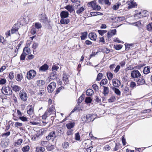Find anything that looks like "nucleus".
<instances>
[{"instance_id": "20e7f679", "label": "nucleus", "mask_w": 152, "mask_h": 152, "mask_svg": "<svg viewBox=\"0 0 152 152\" xmlns=\"http://www.w3.org/2000/svg\"><path fill=\"white\" fill-rule=\"evenodd\" d=\"M36 74V72L34 70H31L28 72L26 77L28 80H30L33 78Z\"/></svg>"}, {"instance_id": "dca6fc26", "label": "nucleus", "mask_w": 152, "mask_h": 152, "mask_svg": "<svg viewBox=\"0 0 152 152\" xmlns=\"http://www.w3.org/2000/svg\"><path fill=\"white\" fill-rule=\"evenodd\" d=\"M57 75L56 72H53L51 73L50 76V79L53 80H56L58 78V77L56 76Z\"/></svg>"}, {"instance_id": "c9c22d12", "label": "nucleus", "mask_w": 152, "mask_h": 152, "mask_svg": "<svg viewBox=\"0 0 152 152\" xmlns=\"http://www.w3.org/2000/svg\"><path fill=\"white\" fill-rule=\"evenodd\" d=\"M59 67L56 65H53L52 67V70L53 72H56L59 69Z\"/></svg>"}, {"instance_id": "13d9d810", "label": "nucleus", "mask_w": 152, "mask_h": 152, "mask_svg": "<svg viewBox=\"0 0 152 152\" xmlns=\"http://www.w3.org/2000/svg\"><path fill=\"white\" fill-rule=\"evenodd\" d=\"M6 82V80L5 78H1L0 79V84L4 85V84Z\"/></svg>"}, {"instance_id": "4be33fe9", "label": "nucleus", "mask_w": 152, "mask_h": 152, "mask_svg": "<svg viewBox=\"0 0 152 152\" xmlns=\"http://www.w3.org/2000/svg\"><path fill=\"white\" fill-rule=\"evenodd\" d=\"M150 67L147 66L144 68L143 70V73L145 74H147L150 72Z\"/></svg>"}, {"instance_id": "2f4dec72", "label": "nucleus", "mask_w": 152, "mask_h": 152, "mask_svg": "<svg viewBox=\"0 0 152 152\" xmlns=\"http://www.w3.org/2000/svg\"><path fill=\"white\" fill-rule=\"evenodd\" d=\"M30 149V147L28 145H27L23 147L22 149V151L23 152H27Z\"/></svg>"}, {"instance_id": "79ce46f5", "label": "nucleus", "mask_w": 152, "mask_h": 152, "mask_svg": "<svg viewBox=\"0 0 152 152\" xmlns=\"http://www.w3.org/2000/svg\"><path fill=\"white\" fill-rule=\"evenodd\" d=\"M27 54L26 53H24L23 52L21 55L20 57V60L23 61L25 59L26 56Z\"/></svg>"}, {"instance_id": "6ab92c4d", "label": "nucleus", "mask_w": 152, "mask_h": 152, "mask_svg": "<svg viewBox=\"0 0 152 152\" xmlns=\"http://www.w3.org/2000/svg\"><path fill=\"white\" fill-rule=\"evenodd\" d=\"M64 8L71 13L73 12L74 10V9L72 5H67L64 7Z\"/></svg>"}, {"instance_id": "bb28decb", "label": "nucleus", "mask_w": 152, "mask_h": 152, "mask_svg": "<svg viewBox=\"0 0 152 152\" xmlns=\"http://www.w3.org/2000/svg\"><path fill=\"white\" fill-rule=\"evenodd\" d=\"M11 87L12 88L13 90L15 92L18 91L20 90V88L19 86L17 85H11Z\"/></svg>"}, {"instance_id": "c85d7f7f", "label": "nucleus", "mask_w": 152, "mask_h": 152, "mask_svg": "<svg viewBox=\"0 0 152 152\" xmlns=\"http://www.w3.org/2000/svg\"><path fill=\"white\" fill-rule=\"evenodd\" d=\"M69 143L67 142H64L62 144V146L64 149H67L69 147Z\"/></svg>"}, {"instance_id": "052dcab7", "label": "nucleus", "mask_w": 152, "mask_h": 152, "mask_svg": "<svg viewBox=\"0 0 152 152\" xmlns=\"http://www.w3.org/2000/svg\"><path fill=\"white\" fill-rule=\"evenodd\" d=\"M47 149L48 151H51L54 149V146L52 145H48L47 146Z\"/></svg>"}, {"instance_id": "58836bf2", "label": "nucleus", "mask_w": 152, "mask_h": 152, "mask_svg": "<svg viewBox=\"0 0 152 152\" xmlns=\"http://www.w3.org/2000/svg\"><path fill=\"white\" fill-rule=\"evenodd\" d=\"M124 17H115V19H117L118 22H120L124 20Z\"/></svg>"}, {"instance_id": "9d476101", "label": "nucleus", "mask_w": 152, "mask_h": 152, "mask_svg": "<svg viewBox=\"0 0 152 152\" xmlns=\"http://www.w3.org/2000/svg\"><path fill=\"white\" fill-rule=\"evenodd\" d=\"M69 13L66 11H62L60 13L61 18H66L68 17Z\"/></svg>"}, {"instance_id": "2eb2a0df", "label": "nucleus", "mask_w": 152, "mask_h": 152, "mask_svg": "<svg viewBox=\"0 0 152 152\" xmlns=\"http://www.w3.org/2000/svg\"><path fill=\"white\" fill-rule=\"evenodd\" d=\"M33 106L30 105L27 107V113L29 115H31L32 114L33 112Z\"/></svg>"}, {"instance_id": "4468645a", "label": "nucleus", "mask_w": 152, "mask_h": 152, "mask_svg": "<svg viewBox=\"0 0 152 152\" xmlns=\"http://www.w3.org/2000/svg\"><path fill=\"white\" fill-rule=\"evenodd\" d=\"M70 22V20L66 18H61L60 20V23L62 24H67Z\"/></svg>"}, {"instance_id": "69168bd1", "label": "nucleus", "mask_w": 152, "mask_h": 152, "mask_svg": "<svg viewBox=\"0 0 152 152\" xmlns=\"http://www.w3.org/2000/svg\"><path fill=\"white\" fill-rule=\"evenodd\" d=\"M23 126V124L22 123L18 122H16L15 123V127H18L19 126Z\"/></svg>"}, {"instance_id": "864d4df0", "label": "nucleus", "mask_w": 152, "mask_h": 152, "mask_svg": "<svg viewBox=\"0 0 152 152\" xmlns=\"http://www.w3.org/2000/svg\"><path fill=\"white\" fill-rule=\"evenodd\" d=\"M116 99L115 98L114 96H112L110 98L108 99V101L109 102H114Z\"/></svg>"}, {"instance_id": "72a5a7b5", "label": "nucleus", "mask_w": 152, "mask_h": 152, "mask_svg": "<svg viewBox=\"0 0 152 152\" xmlns=\"http://www.w3.org/2000/svg\"><path fill=\"white\" fill-rule=\"evenodd\" d=\"M147 30L150 31H152V22L149 23L147 25Z\"/></svg>"}, {"instance_id": "0e129e2a", "label": "nucleus", "mask_w": 152, "mask_h": 152, "mask_svg": "<svg viewBox=\"0 0 152 152\" xmlns=\"http://www.w3.org/2000/svg\"><path fill=\"white\" fill-rule=\"evenodd\" d=\"M93 9L94 10L99 11L101 9V7L99 6L96 4Z\"/></svg>"}, {"instance_id": "ea45409f", "label": "nucleus", "mask_w": 152, "mask_h": 152, "mask_svg": "<svg viewBox=\"0 0 152 152\" xmlns=\"http://www.w3.org/2000/svg\"><path fill=\"white\" fill-rule=\"evenodd\" d=\"M122 47V45H114V48L117 50H119L121 49Z\"/></svg>"}, {"instance_id": "f257e3e1", "label": "nucleus", "mask_w": 152, "mask_h": 152, "mask_svg": "<svg viewBox=\"0 0 152 152\" xmlns=\"http://www.w3.org/2000/svg\"><path fill=\"white\" fill-rule=\"evenodd\" d=\"M94 116H95L94 114H84L81 116V119L84 122L90 123L94 120L95 117L94 118Z\"/></svg>"}, {"instance_id": "aec40b11", "label": "nucleus", "mask_w": 152, "mask_h": 152, "mask_svg": "<svg viewBox=\"0 0 152 152\" xmlns=\"http://www.w3.org/2000/svg\"><path fill=\"white\" fill-rule=\"evenodd\" d=\"M23 52L24 53H26L27 55L31 53V51L30 49L27 47H25L23 50Z\"/></svg>"}, {"instance_id": "1a4fd4ad", "label": "nucleus", "mask_w": 152, "mask_h": 152, "mask_svg": "<svg viewBox=\"0 0 152 152\" xmlns=\"http://www.w3.org/2000/svg\"><path fill=\"white\" fill-rule=\"evenodd\" d=\"M116 29H114L109 31L107 34V37L108 39V41H109V39H110L112 36L116 34Z\"/></svg>"}, {"instance_id": "5fc2aeb1", "label": "nucleus", "mask_w": 152, "mask_h": 152, "mask_svg": "<svg viewBox=\"0 0 152 152\" xmlns=\"http://www.w3.org/2000/svg\"><path fill=\"white\" fill-rule=\"evenodd\" d=\"M84 10V8L83 7H82L79 9L77 11V14H80Z\"/></svg>"}, {"instance_id": "4d7b16f0", "label": "nucleus", "mask_w": 152, "mask_h": 152, "mask_svg": "<svg viewBox=\"0 0 152 152\" xmlns=\"http://www.w3.org/2000/svg\"><path fill=\"white\" fill-rule=\"evenodd\" d=\"M75 139L77 140H80V136L79 132H77L75 134Z\"/></svg>"}, {"instance_id": "f03ea898", "label": "nucleus", "mask_w": 152, "mask_h": 152, "mask_svg": "<svg viewBox=\"0 0 152 152\" xmlns=\"http://www.w3.org/2000/svg\"><path fill=\"white\" fill-rule=\"evenodd\" d=\"M39 20L42 23L46 24L49 23L48 18L46 15L44 13L39 15Z\"/></svg>"}, {"instance_id": "09e8293b", "label": "nucleus", "mask_w": 152, "mask_h": 152, "mask_svg": "<svg viewBox=\"0 0 152 152\" xmlns=\"http://www.w3.org/2000/svg\"><path fill=\"white\" fill-rule=\"evenodd\" d=\"M23 77L21 74H18L17 75V77H16V80L18 81H20L23 79Z\"/></svg>"}, {"instance_id": "4c0bfd02", "label": "nucleus", "mask_w": 152, "mask_h": 152, "mask_svg": "<svg viewBox=\"0 0 152 152\" xmlns=\"http://www.w3.org/2000/svg\"><path fill=\"white\" fill-rule=\"evenodd\" d=\"M14 72H11L9 74L8 76V78L10 80H12L14 77Z\"/></svg>"}, {"instance_id": "a19ab883", "label": "nucleus", "mask_w": 152, "mask_h": 152, "mask_svg": "<svg viewBox=\"0 0 152 152\" xmlns=\"http://www.w3.org/2000/svg\"><path fill=\"white\" fill-rule=\"evenodd\" d=\"M129 5L128 7L129 9H131L134 7L135 6H137V5L136 2L131 3V4H128Z\"/></svg>"}, {"instance_id": "7c9ffc66", "label": "nucleus", "mask_w": 152, "mask_h": 152, "mask_svg": "<svg viewBox=\"0 0 152 152\" xmlns=\"http://www.w3.org/2000/svg\"><path fill=\"white\" fill-rule=\"evenodd\" d=\"M121 3H117L115 5H114L113 7V10H117L119 6L121 5Z\"/></svg>"}, {"instance_id": "774afa93", "label": "nucleus", "mask_w": 152, "mask_h": 152, "mask_svg": "<svg viewBox=\"0 0 152 152\" xmlns=\"http://www.w3.org/2000/svg\"><path fill=\"white\" fill-rule=\"evenodd\" d=\"M62 87L61 86L57 88L56 90L55 91V94L56 95L57 94H58L60 92V91L62 89Z\"/></svg>"}, {"instance_id": "a878e982", "label": "nucleus", "mask_w": 152, "mask_h": 152, "mask_svg": "<svg viewBox=\"0 0 152 152\" xmlns=\"http://www.w3.org/2000/svg\"><path fill=\"white\" fill-rule=\"evenodd\" d=\"M90 14L91 16H95L97 15H102L103 14L102 12H91Z\"/></svg>"}, {"instance_id": "338daca9", "label": "nucleus", "mask_w": 152, "mask_h": 152, "mask_svg": "<svg viewBox=\"0 0 152 152\" xmlns=\"http://www.w3.org/2000/svg\"><path fill=\"white\" fill-rule=\"evenodd\" d=\"M114 91L115 93L117 95H118L119 96L120 95L121 92L117 88Z\"/></svg>"}, {"instance_id": "5701e85b", "label": "nucleus", "mask_w": 152, "mask_h": 152, "mask_svg": "<svg viewBox=\"0 0 152 152\" xmlns=\"http://www.w3.org/2000/svg\"><path fill=\"white\" fill-rule=\"evenodd\" d=\"M63 80L65 83H66V84H68L69 82V80L68 79V76L66 75V73L63 74Z\"/></svg>"}, {"instance_id": "393cba45", "label": "nucleus", "mask_w": 152, "mask_h": 152, "mask_svg": "<svg viewBox=\"0 0 152 152\" xmlns=\"http://www.w3.org/2000/svg\"><path fill=\"white\" fill-rule=\"evenodd\" d=\"M85 97V94H82L81 96L79 97L77 100V104L78 105H79L84 99V97Z\"/></svg>"}, {"instance_id": "37998d69", "label": "nucleus", "mask_w": 152, "mask_h": 152, "mask_svg": "<svg viewBox=\"0 0 152 152\" xmlns=\"http://www.w3.org/2000/svg\"><path fill=\"white\" fill-rule=\"evenodd\" d=\"M107 76L108 79L110 80L113 78V75L112 73L109 72L107 73Z\"/></svg>"}, {"instance_id": "f8f14e48", "label": "nucleus", "mask_w": 152, "mask_h": 152, "mask_svg": "<svg viewBox=\"0 0 152 152\" xmlns=\"http://www.w3.org/2000/svg\"><path fill=\"white\" fill-rule=\"evenodd\" d=\"M49 66L46 64H45L42 66L39 69V71L45 72L48 69Z\"/></svg>"}, {"instance_id": "c756f323", "label": "nucleus", "mask_w": 152, "mask_h": 152, "mask_svg": "<svg viewBox=\"0 0 152 152\" xmlns=\"http://www.w3.org/2000/svg\"><path fill=\"white\" fill-rule=\"evenodd\" d=\"M92 100V99L90 97L88 96L86 97L85 102L87 104H89L91 103Z\"/></svg>"}, {"instance_id": "412c9836", "label": "nucleus", "mask_w": 152, "mask_h": 152, "mask_svg": "<svg viewBox=\"0 0 152 152\" xmlns=\"http://www.w3.org/2000/svg\"><path fill=\"white\" fill-rule=\"evenodd\" d=\"M45 84L44 81L42 80H39L37 82V85L39 86H42Z\"/></svg>"}, {"instance_id": "473e14b6", "label": "nucleus", "mask_w": 152, "mask_h": 152, "mask_svg": "<svg viewBox=\"0 0 152 152\" xmlns=\"http://www.w3.org/2000/svg\"><path fill=\"white\" fill-rule=\"evenodd\" d=\"M114 143L115 145V147L114 148V151H115L120 149V144L119 143H116L114 141Z\"/></svg>"}, {"instance_id": "ddd939ff", "label": "nucleus", "mask_w": 152, "mask_h": 152, "mask_svg": "<svg viewBox=\"0 0 152 152\" xmlns=\"http://www.w3.org/2000/svg\"><path fill=\"white\" fill-rule=\"evenodd\" d=\"M96 34L94 32H91L88 34V37L91 40L96 41Z\"/></svg>"}, {"instance_id": "f704fd0d", "label": "nucleus", "mask_w": 152, "mask_h": 152, "mask_svg": "<svg viewBox=\"0 0 152 152\" xmlns=\"http://www.w3.org/2000/svg\"><path fill=\"white\" fill-rule=\"evenodd\" d=\"M16 26V25H15V27H13L11 29V33L12 34H14L18 31L19 28L18 27H15Z\"/></svg>"}, {"instance_id": "c03bdc74", "label": "nucleus", "mask_w": 152, "mask_h": 152, "mask_svg": "<svg viewBox=\"0 0 152 152\" xmlns=\"http://www.w3.org/2000/svg\"><path fill=\"white\" fill-rule=\"evenodd\" d=\"M107 31L106 30H98L99 34L102 36L104 34L106 33Z\"/></svg>"}, {"instance_id": "bf43d9fd", "label": "nucleus", "mask_w": 152, "mask_h": 152, "mask_svg": "<svg viewBox=\"0 0 152 152\" xmlns=\"http://www.w3.org/2000/svg\"><path fill=\"white\" fill-rule=\"evenodd\" d=\"M39 44L38 43L36 42H34V43L33 44L32 48L34 49H36V48L38 47Z\"/></svg>"}, {"instance_id": "a18cd8bd", "label": "nucleus", "mask_w": 152, "mask_h": 152, "mask_svg": "<svg viewBox=\"0 0 152 152\" xmlns=\"http://www.w3.org/2000/svg\"><path fill=\"white\" fill-rule=\"evenodd\" d=\"M107 80L106 78L103 79L100 83V85H106L107 83Z\"/></svg>"}, {"instance_id": "6e6d98bb", "label": "nucleus", "mask_w": 152, "mask_h": 152, "mask_svg": "<svg viewBox=\"0 0 152 152\" xmlns=\"http://www.w3.org/2000/svg\"><path fill=\"white\" fill-rule=\"evenodd\" d=\"M19 118L23 121H28L27 118L24 116H19Z\"/></svg>"}, {"instance_id": "49530a36", "label": "nucleus", "mask_w": 152, "mask_h": 152, "mask_svg": "<svg viewBox=\"0 0 152 152\" xmlns=\"http://www.w3.org/2000/svg\"><path fill=\"white\" fill-rule=\"evenodd\" d=\"M45 151V148L42 147H37L36 148V151L37 152H43Z\"/></svg>"}, {"instance_id": "680f3d73", "label": "nucleus", "mask_w": 152, "mask_h": 152, "mask_svg": "<svg viewBox=\"0 0 152 152\" xmlns=\"http://www.w3.org/2000/svg\"><path fill=\"white\" fill-rule=\"evenodd\" d=\"M136 86V83L133 81L131 82L130 85V87L132 88H133L134 87H135Z\"/></svg>"}, {"instance_id": "de8ad7c7", "label": "nucleus", "mask_w": 152, "mask_h": 152, "mask_svg": "<svg viewBox=\"0 0 152 152\" xmlns=\"http://www.w3.org/2000/svg\"><path fill=\"white\" fill-rule=\"evenodd\" d=\"M96 2L95 1H93L89 2L88 4V5L91 6V7L93 8L95 6L96 4Z\"/></svg>"}, {"instance_id": "39448f33", "label": "nucleus", "mask_w": 152, "mask_h": 152, "mask_svg": "<svg viewBox=\"0 0 152 152\" xmlns=\"http://www.w3.org/2000/svg\"><path fill=\"white\" fill-rule=\"evenodd\" d=\"M2 90L5 92V94L7 95H12V91L11 88L9 86H4L2 87Z\"/></svg>"}, {"instance_id": "f3484780", "label": "nucleus", "mask_w": 152, "mask_h": 152, "mask_svg": "<svg viewBox=\"0 0 152 152\" xmlns=\"http://www.w3.org/2000/svg\"><path fill=\"white\" fill-rule=\"evenodd\" d=\"M75 125V122H70L66 124V127L68 129H70L74 126Z\"/></svg>"}, {"instance_id": "e2e57ef3", "label": "nucleus", "mask_w": 152, "mask_h": 152, "mask_svg": "<svg viewBox=\"0 0 152 152\" xmlns=\"http://www.w3.org/2000/svg\"><path fill=\"white\" fill-rule=\"evenodd\" d=\"M92 87L94 89L95 91H96L97 90H99V87L96 84H95L93 85Z\"/></svg>"}, {"instance_id": "8fccbe9b", "label": "nucleus", "mask_w": 152, "mask_h": 152, "mask_svg": "<svg viewBox=\"0 0 152 152\" xmlns=\"http://www.w3.org/2000/svg\"><path fill=\"white\" fill-rule=\"evenodd\" d=\"M133 45L132 44H126L125 46V50H128L130 48L131 46H132Z\"/></svg>"}, {"instance_id": "9b49d317", "label": "nucleus", "mask_w": 152, "mask_h": 152, "mask_svg": "<svg viewBox=\"0 0 152 152\" xmlns=\"http://www.w3.org/2000/svg\"><path fill=\"white\" fill-rule=\"evenodd\" d=\"M113 86L116 87H119L121 84L120 81L118 79H113Z\"/></svg>"}, {"instance_id": "603ef678", "label": "nucleus", "mask_w": 152, "mask_h": 152, "mask_svg": "<svg viewBox=\"0 0 152 152\" xmlns=\"http://www.w3.org/2000/svg\"><path fill=\"white\" fill-rule=\"evenodd\" d=\"M34 26L37 29L40 28L42 27L41 24L38 22L35 23Z\"/></svg>"}, {"instance_id": "3c124183", "label": "nucleus", "mask_w": 152, "mask_h": 152, "mask_svg": "<svg viewBox=\"0 0 152 152\" xmlns=\"http://www.w3.org/2000/svg\"><path fill=\"white\" fill-rule=\"evenodd\" d=\"M48 135L51 138L53 137H54V138L56 137L55 131H52V132H50L49 134Z\"/></svg>"}, {"instance_id": "e433bc0d", "label": "nucleus", "mask_w": 152, "mask_h": 152, "mask_svg": "<svg viewBox=\"0 0 152 152\" xmlns=\"http://www.w3.org/2000/svg\"><path fill=\"white\" fill-rule=\"evenodd\" d=\"M103 75L101 73H99L97 76L96 80L97 81H99L102 77Z\"/></svg>"}, {"instance_id": "a211bd4d", "label": "nucleus", "mask_w": 152, "mask_h": 152, "mask_svg": "<svg viewBox=\"0 0 152 152\" xmlns=\"http://www.w3.org/2000/svg\"><path fill=\"white\" fill-rule=\"evenodd\" d=\"M81 36L80 38L82 40H84L87 38V32L86 31L82 32L81 33Z\"/></svg>"}, {"instance_id": "0eeeda50", "label": "nucleus", "mask_w": 152, "mask_h": 152, "mask_svg": "<svg viewBox=\"0 0 152 152\" xmlns=\"http://www.w3.org/2000/svg\"><path fill=\"white\" fill-rule=\"evenodd\" d=\"M134 80L137 83V84L138 86L144 84L145 83V81L143 78V76H142V77H140L139 78H137L134 79Z\"/></svg>"}, {"instance_id": "b1692460", "label": "nucleus", "mask_w": 152, "mask_h": 152, "mask_svg": "<svg viewBox=\"0 0 152 152\" xmlns=\"http://www.w3.org/2000/svg\"><path fill=\"white\" fill-rule=\"evenodd\" d=\"M103 87L104 88L103 94L104 96H106L109 93V88L105 86H103Z\"/></svg>"}, {"instance_id": "7ed1b4c3", "label": "nucleus", "mask_w": 152, "mask_h": 152, "mask_svg": "<svg viewBox=\"0 0 152 152\" xmlns=\"http://www.w3.org/2000/svg\"><path fill=\"white\" fill-rule=\"evenodd\" d=\"M56 83L53 82H51L48 86L47 89L49 93H52L56 88Z\"/></svg>"}, {"instance_id": "cd10ccee", "label": "nucleus", "mask_w": 152, "mask_h": 152, "mask_svg": "<svg viewBox=\"0 0 152 152\" xmlns=\"http://www.w3.org/2000/svg\"><path fill=\"white\" fill-rule=\"evenodd\" d=\"M94 93L93 90L91 89H88L86 91V94L88 96H91Z\"/></svg>"}, {"instance_id": "423d86ee", "label": "nucleus", "mask_w": 152, "mask_h": 152, "mask_svg": "<svg viewBox=\"0 0 152 152\" xmlns=\"http://www.w3.org/2000/svg\"><path fill=\"white\" fill-rule=\"evenodd\" d=\"M131 75L132 77V78H137L141 75L140 73L137 70L132 71L131 72Z\"/></svg>"}, {"instance_id": "6e6552de", "label": "nucleus", "mask_w": 152, "mask_h": 152, "mask_svg": "<svg viewBox=\"0 0 152 152\" xmlns=\"http://www.w3.org/2000/svg\"><path fill=\"white\" fill-rule=\"evenodd\" d=\"M19 95L20 99L25 102L27 100L28 96L26 93L25 92H21V91L19 93Z\"/></svg>"}]
</instances>
